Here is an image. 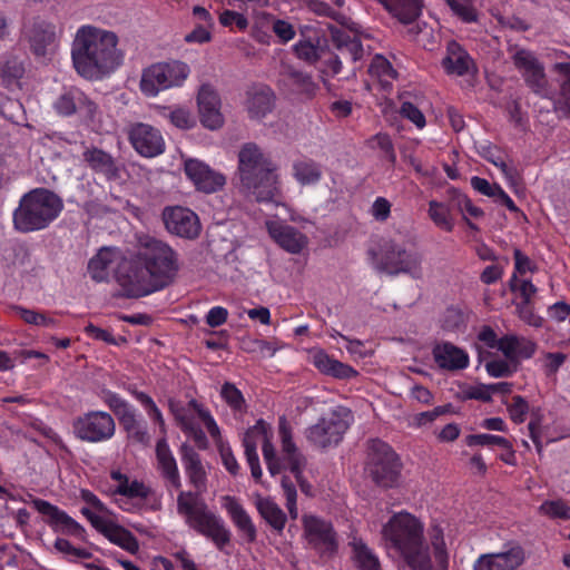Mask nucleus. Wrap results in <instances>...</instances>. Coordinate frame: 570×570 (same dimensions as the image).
Returning a JSON list of instances; mask_svg holds the SVG:
<instances>
[{"instance_id":"f257e3e1","label":"nucleus","mask_w":570,"mask_h":570,"mask_svg":"<svg viewBox=\"0 0 570 570\" xmlns=\"http://www.w3.org/2000/svg\"><path fill=\"white\" fill-rule=\"evenodd\" d=\"M119 38L110 30L94 26L81 27L71 46V59L77 73L87 80H100L115 71L124 60Z\"/></svg>"},{"instance_id":"f03ea898","label":"nucleus","mask_w":570,"mask_h":570,"mask_svg":"<svg viewBox=\"0 0 570 570\" xmlns=\"http://www.w3.org/2000/svg\"><path fill=\"white\" fill-rule=\"evenodd\" d=\"M238 188L257 203L279 204L276 166L254 142L245 144L238 153Z\"/></svg>"},{"instance_id":"7ed1b4c3","label":"nucleus","mask_w":570,"mask_h":570,"mask_svg":"<svg viewBox=\"0 0 570 570\" xmlns=\"http://www.w3.org/2000/svg\"><path fill=\"white\" fill-rule=\"evenodd\" d=\"M382 532L412 570L432 569L429 547L423 538V525L415 517L407 512L394 514Z\"/></svg>"},{"instance_id":"20e7f679","label":"nucleus","mask_w":570,"mask_h":570,"mask_svg":"<svg viewBox=\"0 0 570 570\" xmlns=\"http://www.w3.org/2000/svg\"><path fill=\"white\" fill-rule=\"evenodd\" d=\"M61 198L46 188H36L24 194L13 212V227L20 233H32L47 228L61 213Z\"/></svg>"},{"instance_id":"39448f33","label":"nucleus","mask_w":570,"mask_h":570,"mask_svg":"<svg viewBox=\"0 0 570 570\" xmlns=\"http://www.w3.org/2000/svg\"><path fill=\"white\" fill-rule=\"evenodd\" d=\"M135 254L163 288L173 282L179 268L178 256L167 243L140 235Z\"/></svg>"},{"instance_id":"423d86ee","label":"nucleus","mask_w":570,"mask_h":570,"mask_svg":"<svg viewBox=\"0 0 570 570\" xmlns=\"http://www.w3.org/2000/svg\"><path fill=\"white\" fill-rule=\"evenodd\" d=\"M402 468L399 455L387 443L379 439L367 442L365 472L376 485L385 489L397 487Z\"/></svg>"},{"instance_id":"0eeeda50","label":"nucleus","mask_w":570,"mask_h":570,"mask_svg":"<svg viewBox=\"0 0 570 570\" xmlns=\"http://www.w3.org/2000/svg\"><path fill=\"white\" fill-rule=\"evenodd\" d=\"M116 281L127 298H139L163 289L149 273L148 268L138 261L136 254L122 259L116 269Z\"/></svg>"},{"instance_id":"6e6552de","label":"nucleus","mask_w":570,"mask_h":570,"mask_svg":"<svg viewBox=\"0 0 570 570\" xmlns=\"http://www.w3.org/2000/svg\"><path fill=\"white\" fill-rule=\"evenodd\" d=\"M423 255L414 249H407L394 239L386 240L381 247L377 269L387 275L407 274L415 279L422 278Z\"/></svg>"},{"instance_id":"1a4fd4ad","label":"nucleus","mask_w":570,"mask_h":570,"mask_svg":"<svg viewBox=\"0 0 570 570\" xmlns=\"http://www.w3.org/2000/svg\"><path fill=\"white\" fill-rule=\"evenodd\" d=\"M190 69L179 60L157 62L142 71L140 89L148 97H155L159 91L179 87L188 78Z\"/></svg>"},{"instance_id":"9d476101","label":"nucleus","mask_w":570,"mask_h":570,"mask_svg":"<svg viewBox=\"0 0 570 570\" xmlns=\"http://www.w3.org/2000/svg\"><path fill=\"white\" fill-rule=\"evenodd\" d=\"M351 411L338 406L322 416L316 424L305 431L307 441L315 448L325 450L336 446L350 426Z\"/></svg>"},{"instance_id":"9b49d317","label":"nucleus","mask_w":570,"mask_h":570,"mask_svg":"<svg viewBox=\"0 0 570 570\" xmlns=\"http://www.w3.org/2000/svg\"><path fill=\"white\" fill-rule=\"evenodd\" d=\"M75 435L86 442L98 443L111 439L116 431L114 417L104 411H91L75 419Z\"/></svg>"},{"instance_id":"f8f14e48","label":"nucleus","mask_w":570,"mask_h":570,"mask_svg":"<svg viewBox=\"0 0 570 570\" xmlns=\"http://www.w3.org/2000/svg\"><path fill=\"white\" fill-rule=\"evenodd\" d=\"M55 109L61 116L78 114L92 128L101 116L98 104L76 87L69 88L58 97L55 102Z\"/></svg>"},{"instance_id":"ddd939ff","label":"nucleus","mask_w":570,"mask_h":570,"mask_svg":"<svg viewBox=\"0 0 570 570\" xmlns=\"http://www.w3.org/2000/svg\"><path fill=\"white\" fill-rule=\"evenodd\" d=\"M512 60L530 90L540 97H548L550 86L544 66L539 61L535 55L529 50L519 49L513 55Z\"/></svg>"},{"instance_id":"4468645a","label":"nucleus","mask_w":570,"mask_h":570,"mask_svg":"<svg viewBox=\"0 0 570 570\" xmlns=\"http://www.w3.org/2000/svg\"><path fill=\"white\" fill-rule=\"evenodd\" d=\"M303 525L308 543L318 553L332 557L337 552V535L331 522L315 515H305L303 518Z\"/></svg>"},{"instance_id":"2eb2a0df","label":"nucleus","mask_w":570,"mask_h":570,"mask_svg":"<svg viewBox=\"0 0 570 570\" xmlns=\"http://www.w3.org/2000/svg\"><path fill=\"white\" fill-rule=\"evenodd\" d=\"M278 432L282 442V451L289 464V470L294 474L302 492L309 494L311 484L302 474L306 460L293 442L291 426L285 416L279 417Z\"/></svg>"},{"instance_id":"dca6fc26","label":"nucleus","mask_w":570,"mask_h":570,"mask_svg":"<svg viewBox=\"0 0 570 570\" xmlns=\"http://www.w3.org/2000/svg\"><path fill=\"white\" fill-rule=\"evenodd\" d=\"M163 219L167 230L179 237L193 239L200 233L198 216L188 208L167 207L164 209Z\"/></svg>"},{"instance_id":"f3484780","label":"nucleus","mask_w":570,"mask_h":570,"mask_svg":"<svg viewBox=\"0 0 570 570\" xmlns=\"http://www.w3.org/2000/svg\"><path fill=\"white\" fill-rule=\"evenodd\" d=\"M187 524L198 533L212 539L219 549L230 541V532L226 529L223 520L208 511L205 503L200 504V512Z\"/></svg>"},{"instance_id":"a211bd4d","label":"nucleus","mask_w":570,"mask_h":570,"mask_svg":"<svg viewBox=\"0 0 570 570\" xmlns=\"http://www.w3.org/2000/svg\"><path fill=\"white\" fill-rule=\"evenodd\" d=\"M525 560V552L519 544L497 553L481 554L473 564V570H515Z\"/></svg>"},{"instance_id":"6ab92c4d","label":"nucleus","mask_w":570,"mask_h":570,"mask_svg":"<svg viewBox=\"0 0 570 570\" xmlns=\"http://www.w3.org/2000/svg\"><path fill=\"white\" fill-rule=\"evenodd\" d=\"M32 505L39 513L48 518L47 523L56 531L77 538H83V527L58 507L42 499L32 500Z\"/></svg>"},{"instance_id":"aec40b11","label":"nucleus","mask_w":570,"mask_h":570,"mask_svg":"<svg viewBox=\"0 0 570 570\" xmlns=\"http://www.w3.org/2000/svg\"><path fill=\"white\" fill-rule=\"evenodd\" d=\"M200 122L204 127L216 130L224 125V116L220 112V98L210 85H203L197 96Z\"/></svg>"},{"instance_id":"412c9836","label":"nucleus","mask_w":570,"mask_h":570,"mask_svg":"<svg viewBox=\"0 0 570 570\" xmlns=\"http://www.w3.org/2000/svg\"><path fill=\"white\" fill-rule=\"evenodd\" d=\"M132 147L145 157H155L164 151L165 144L160 132L146 124H136L129 131Z\"/></svg>"},{"instance_id":"4be33fe9","label":"nucleus","mask_w":570,"mask_h":570,"mask_svg":"<svg viewBox=\"0 0 570 570\" xmlns=\"http://www.w3.org/2000/svg\"><path fill=\"white\" fill-rule=\"evenodd\" d=\"M185 174L198 190L207 194L215 193L225 185V177L222 174L197 159L185 161Z\"/></svg>"},{"instance_id":"5701e85b","label":"nucleus","mask_w":570,"mask_h":570,"mask_svg":"<svg viewBox=\"0 0 570 570\" xmlns=\"http://www.w3.org/2000/svg\"><path fill=\"white\" fill-rule=\"evenodd\" d=\"M267 227L271 237L291 254H299L307 246V237L291 225L271 223Z\"/></svg>"},{"instance_id":"b1692460","label":"nucleus","mask_w":570,"mask_h":570,"mask_svg":"<svg viewBox=\"0 0 570 570\" xmlns=\"http://www.w3.org/2000/svg\"><path fill=\"white\" fill-rule=\"evenodd\" d=\"M30 49L36 56H45L47 49L56 41V28L43 20H36L24 30Z\"/></svg>"},{"instance_id":"393cba45","label":"nucleus","mask_w":570,"mask_h":570,"mask_svg":"<svg viewBox=\"0 0 570 570\" xmlns=\"http://www.w3.org/2000/svg\"><path fill=\"white\" fill-rule=\"evenodd\" d=\"M442 67L450 75L464 76L475 69V63L468 51L453 40L446 46V56L442 60Z\"/></svg>"},{"instance_id":"a878e982","label":"nucleus","mask_w":570,"mask_h":570,"mask_svg":"<svg viewBox=\"0 0 570 570\" xmlns=\"http://www.w3.org/2000/svg\"><path fill=\"white\" fill-rule=\"evenodd\" d=\"M180 455L190 484L198 493H203L206 490L207 474L199 454L193 446L184 443L180 446Z\"/></svg>"},{"instance_id":"bb28decb","label":"nucleus","mask_w":570,"mask_h":570,"mask_svg":"<svg viewBox=\"0 0 570 570\" xmlns=\"http://www.w3.org/2000/svg\"><path fill=\"white\" fill-rule=\"evenodd\" d=\"M432 353L435 363L443 370H462L469 364L468 354L449 342L435 345Z\"/></svg>"},{"instance_id":"cd10ccee","label":"nucleus","mask_w":570,"mask_h":570,"mask_svg":"<svg viewBox=\"0 0 570 570\" xmlns=\"http://www.w3.org/2000/svg\"><path fill=\"white\" fill-rule=\"evenodd\" d=\"M274 94L266 86L253 87L247 91L246 110L250 119L264 118L274 107Z\"/></svg>"},{"instance_id":"c85d7f7f","label":"nucleus","mask_w":570,"mask_h":570,"mask_svg":"<svg viewBox=\"0 0 570 570\" xmlns=\"http://www.w3.org/2000/svg\"><path fill=\"white\" fill-rule=\"evenodd\" d=\"M402 24L413 23L422 13L423 0H376Z\"/></svg>"},{"instance_id":"c756f323","label":"nucleus","mask_w":570,"mask_h":570,"mask_svg":"<svg viewBox=\"0 0 570 570\" xmlns=\"http://www.w3.org/2000/svg\"><path fill=\"white\" fill-rule=\"evenodd\" d=\"M331 37L333 46L343 60H351L356 63L363 59L364 48L358 38L351 37L337 28L331 29Z\"/></svg>"},{"instance_id":"7c9ffc66","label":"nucleus","mask_w":570,"mask_h":570,"mask_svg":"<svg viewBox=\"0 0 570 570\" xmlns=\"http://www.w3.org/2000/svg\"><path fill=\"white\" fill-rule=\"evenodd\" d=\"M156 459L161 476L175 489H179L181 481L177 462L165 439H160L156 444Z\"/></svg>"},{"instance_id":"2f4dec72","label":"nucleus","mask_w":570,"mask_h":570,"mask_svg":"<svg viewBox=\"0 0 570 570\" xmlns=\"http://www.w3.org/2000/svg\"><path fill=\"white\" fill-rule=\"evenodd\" d=\"M223 501V505L236 528L246 535L248 542H254L256 540V528L242 504H239V502L230 495H225Z\"/></svg>"},{"instance_id":"473e14b6","label":"nucleus","mask_w":570,"mask_h":570,"mask_svg":"<svg viewBox=\"0 0 570 570\" xmlns=\"http://www.w3.org/2000/svg\"><path fill=\"white\" fill-rule=\"evenodd\" d=\"M537 350V344L525 337L504 335L501 337L500 351L511 362L519 358H530Z\"/></svg>"},{"instance_id":"72a5a7b5","label":"nucleus","mask_w":570,"mask_h":570,"mask_svg":"<svg viewBox=\"0 0 570 570\" xmlns=\"http://www.w3.org/2000/svg\"><path fill=\"white\" fill-rule=\"evenodd\" d=\"M83 160L96 173L104 174L108 179L119 177L115 159L108 153L97 147L87 148L82 154Z\"/></svg>"},{"instance_id":"f704fd0d","label":"nucleus","mask_w":570,"mask_h":570,"mask_svg":"<svg viewBox=\"0 0 570 570\" xmlns=\"http://www.w3.org/2000/svg\"><path fill=\"white\" fill-rule=\"evenodd\" d=\"M118 250L111 247H104L88 263V273L90 277L97 282H106L109 279V269L115 263Z\"/></svg>"},{"instance_id":"c9c22d12","label":"nucleus","mask_w":570,"mask_h":570,"mask_svg":"<svg viewBox=\"0 0 570 570\" xmlns=\"http://www.w3.org/2000/svg\"><path fill=\"white\" fill-rule=\"evenodd\" d=\"M313 364L323 374L331 375L335 379L346 380L357 375V372L353 367L332 358L323 351H318L313 355Z\"/></svg>"},{"instance_id":"e433bc0d","label":"nucleus","mask_w":570,"mask_h":570,"mask_svg":"<svg viewBox=\"0 0 570 570\" xmlns=\"http://www.w3.org/2000/svg\"><path fill=\"white\" fill-rule=\"evenodd\" d=\"M24 65L17 57H4L0 61V82L6 88L20 89V80L24 75Z\"/></svg>"},{"instance_id":"4c0bfd02","label":"nucleus","mask_w":570,"mask_h":570,"mask_svg":"<svg viewBox=\"0 0 570 570\" xmlns=\"http://www.w3.org/2000/svg\"><path fill=\"white\" fill-rule=\"evenodd\" d=\"M256 508L261 517L278 533H281L286 524L285 512L269 498H258Z\"/></svg>"},{"instance_id":"58836bf2","label":"nucleus","mask_w":570,"mask_h":570,"mask_svg":"<svg viewBox=\"0 0 570 570\" xmlns=\"http://www.w3.org/2000/svg\"><path fill=\"white\" fill-rule=\"evenodd\" d=\"M449 202L442 203L436 200L429 202V217L431 220L442 230L452 232L454 227V220L451 212L455 209L451 205V195H449Z\"/></svg>"},{"instance_id":"ea45409f","label":"nucleus","mask_w":570,"mask_h":570,"mask_svg":"<svg viewBox=\"0 0 570 570\" xmlns=\"http://www.w3.org/2000/svg\"><path fill=\"white\" fill-rule=\"evenodd\" d=\"M118 420L130 440L144 445L149 443L150 436L148 434L146 423L137 419L134 410L125 413Z\"/></svg>"},{"instance_id":"a19ab883","label":"nucleus","mask_w":570,"mask_h":570,"mask_svg":"<svg viewBox=\"0 0 570 570\" xmlns=\"http://www.w3.org/2000/svg\"><path fill=\"white\" fill-rule=\"evenodd\" d=\"M353 549V559L360 570H380L381 564L375 553L363 542L362 539L354 538L350 542Z\"/></svg>"},{"instance_id":"79ce46f5","label":"nucleus","mask_w":570,"mask_h":570,"mask_svg":"<svg viewBox=\"0 0 570 570\" xmlns=\"http://www.w3.org/2000/svg\"><path fill=\"white\" fill-rule=\"evenodd\" d=\"M554 70L564 78L560 86V98L554 102V111L570 117V62L556 63Z\"/></svg>"},{"instance_id":"37998d69","label":"nucleus","mask_w":570,"mask_h":570,"mask_svg":"<svg viewBox=\"0 0 570 570\" xmlns=\"http://www.w3.org/2000/svg\"><path fill=\"white\" fill-rule=\"evenodd\" d=\"M105 537L114 544L119 546L130 553H136L139 549L136 537L129 530L116 523H112L110 529L106 530Z\"/></svg>"},{"instance_id":"c03bdc74","label":"nucleus","mask_w":570,"mask_h":570,"mask_svg":"<svg viewBox=\"0 0 570 570\" xmlns=\"http://www.w3.org/2000/svg\"><path fill=\"white\" fill-rule=\"evenodd\" d=\"M286 76L298 94L304 95L306 98L315 96L318 86L313 81L311 75L288 68Z\"/></svg>"},{"instance_id":"a18cd8bd","label":"nucleus","mask_w":570,"mask_h":570,"mask_svg":"<svg viewBox=\"0 0 570 570\" xmlns=\"http://www.w3.org/2000/svg\"><path fill=\"white\" fill-rule=\"evenodd\" d=\"M295 178L303 185L314 184L320 180L322 171L313 160H299L293 165Z\"/></svg>"},{"instance_id":"49530a36","label":"nucleus","mask_w":570,"mask_h":570,"mask_svg":"<svg viewBox=\"0 0 570 570\" xmlns=\"http://www.w3.org/2000/svg\"><path fill=\"white\" fill-rule=\"evenodd\" d=\"M197 491L180 492L177 498V511L186 518L188 523L194 517L200 512V503L197 502Z\"/></svg>"},{"instance_id":"de8ad7c7","label":"nucleus","mask_w":570,"mask_h":570,"mask_svg":"<svg viewBox=\"0 0 570 570\" xmlns=\"http://www.w3.org/2000/svg\"><path fill=\"white\" fill-rule=\"evenodd\" d=\"M448 194L451 195V205L456 210L461 213L466 212L474 218H480L484 215L483 210L480 207L474 206L470 198L460 190L452 188Z\"/></svg>"},{"instance_id":"09e8293b","label":"nucleus","mask_w":570,"mask_h":570,"mask_svg":"<svg viewBox=\"0 0 570 570\" xmlns=\"http://www.w3.org/2000/svg\"><path fill=\"white\" fill-rule=\"evenodd\" d=\"M453 13L462 21L470 23L478 19L476 10L472 3L474 0H445Z\"/></svg>"},{"instance_id":"8fccbe9b","label":"nucleus","mask_w":570,"mask_h":570,"mask_svg":"<svg viewBox=\"0 0 570 570\" xmlns=\"http://www.w3.org/2000/svg\"><path fill=\"white\" fill-rule=\"evenodd\" d=\"M466 320L463 312L456 307H449L442 317V328L448 332H460L465 328Z\"/></svg>"},{"instance_id":"3c124183","label":"nucleus","mask_w":570,"mask_h":570,"mask_svg":"<svg viewBox=\"0 0 570 570\" xmlns=\"http://www.w3.org/2000/svg\"><path fill=\"white\" fill-rule=\"evenodd\" d=\"M12 309L28 324L51 327L56 325V321L42 313L24 308L22 306H13Z\"/></svg>"},{"instance_id":"603ef678","label":"nucleus","mask_w":570,"mask_h":570,"mask_svg":"<svg viewBox=\"0 0 570 570\" xmlns=\"http://www.w3.org/2000/svg\"><path fill=\"white\" fill-rule=\"evenodd\" d=\"M294 51L299 59L311 65L318 61L323 52L318 45H314L309 40L298 41L294 47Z\"/></svg>"},{"instance_id":"864d4df0","label":"nucleus","mask_w":570,"mask_h":570,"mask_svg":"<svg viewBox=\"0 0 570 570\" xmlns=\"http://www.w3.org/2000/svg\"><path fill=\"white\" fill-rule=\"evenodd\" d=\"M243 445L245 448V455L247 462L250 466L252 476L256 482H259L262 478V469L259 465L258 454L256 452V440H252L250 436L248 435L247 438H244Z\"/></svg>"},{"instance_id":"5fc2aeb1","label":"nucleus","mask_w":570,"mask_h":570,"mask_svg":"<svg viewBox=\"0 0 570 570\" xmlns=\"http://www.w3.org/2000/svg\"><path fill=\"white\" fill-rule=\"evenodd\" d=\"M465 443L469 446L481 445V446H492L497 445L500 448H509V440L492 434H470L465 438Z\"/></svg>"},{"instance_id":"6e6d98bb","label":"nucleus","mask_w":570,"mask_h":570,"mask_svg":"<svg viewBox=\"0 0 570 570\" xmlns=\"http://www.w3.org/2000/svg\"><path fill=\"white\" fill-rule=\"evenodd\" d=\"M220 395L224 401L235 411H240L245 405V400L242 392L229 382L222 386Z\"/></svg>"},{"instance_id":"4d7b16f0","label":"nucleus","mask_w":570,"mask_h":570,"mask_svg":"<svg viewBox=\"0 0 570 570\" xmlns=\"http://www.w3.org/2000/svg\"><path fill=\"white\" fill-rule=\"evenodd\" d=\"M149 489L142 482L135 480L129 483L128 479L125 480V482L119 483L116 489V493L128 498L146 499L149 495Z\"/></svg>"},{"instance_id":"13d9d810","label":"nucleus","mask_w":570,"mask_h":570,"mask_svg":"<svg viewBox=\"0 0 570 570\" xmlns=\"http://www.w3.org/2000/svg\"><path fill=\"white\" fill-rule=\"evenodd\" d=\"M540 511L551 518L570 519V508L562 500L544 501Z\"/></svg>"},{"instance_id":"bf43d9fd","label":"nucleus","mask_w":570,"mask_h":570,"mask_svg":"<svg viewBox=\"0 0 570 570\" xmlns=\"http://www.w3.org/2000/svg\"><path fill=\"white\" fill-rule=\"evenodd\" d=\"M509 287L512 292H519L521 303H531L532 296L537 293V287L530 281H520L515 274L511 277Z\"/></svg>"},{"instance_id":"052dcab7","label":"nucleus","mask_w":570,"mask_h":570,"mask_svg":"<svg viewBox=\"0 0 570 570\" xmlns=\"http://www.w3.org/2000/svg\"><path fill=\"white\" fill-rule=\"evenodd\" d=\"M104 402L109 406V409L117 415V417H121L125 413L132 410L129 404L122 400L118 394L105 391L102 396Z\"/></svg>"},{"instance_id":"680f3d73","label":"nucleus","mask_w":570,"mask_h":570,"mask_svg":"<svg viewBox=\"0 0 570 570\" xmlns=\"http://www.w3.org/2000/svg\"><path fill=\"white\" fill-rule=\"evenodd\" d=\"M188 406L191 407L198 414L199 419L204 422L208 433L213 438L219 435V429L207 410L203 409V406L196 400H190Z\"/></svg>"},{"instance_id":"e2e57ef3","label":"nucleus","mask_w":570,"mask_h":570,"mask_svg":"<svg viewBox=\"0 0 570 570\" xmlns=\"http://www.w3.org/2000/svg\"><path fill=\"white\" fill-rule=\"evenodd\" d=\"M169 119L179 129H190L195 126V118L185 108H176L169 112Z\"/></svg>"},{"instance_id":"0e129e2a","label":"nucleus","mask_w":570,"mask_h":570,"mask_svg":"<svg viewBox=\"0 0 570 570\" xmlns=\"http://www.w3.org/2000/svg\"><path fill=\"white\" fill-rule=\"evenodd\" d=\"M485 370L493 377H509L517 371V365L512 367L507 361L493 360L485 363Z\"/></svg>"},{"instance_id":"69168bd1","label":"nucleus","mask_w":570,"mask_h":570,"mask_svg":"<svg viewBox=\"0 0 570 570\" xmlns=\"http://www.w3.org/2000/svg\"><path fill=\"white\" fill-rule=\"evenodd\" d=\"M528 410V402L520 395L513 396L512 403L508 405L510 417L515 423H522L524 421Z\"/></svg>"},{"instance_id":"338daca9","label":"nucleus","mask_w":570,"mask_h":570,"mask_svg":"<svg viewBox=\"0 0 570 570\" xmlns=\"http://www.w3.org/2000/svg\"><path fill=\"white\" fill-rule=\"evenodd\" d=\"M400 114L411 120L417 128L425 126V117L422 111L410 101H404L401 105Z\"/></svg>"},{"instance_id":"774afa93","label":"nucleus","mask_w":570,"mask_h":570,"mask_svg":"<svg viewBox=\"0 0 570 570\" xmlns=\"http://www.w3.org/2000/svg\"><path fill=\"white\" fill-rule=\"evenodd\" d=\"M517 312L519 317L527 324L534 327L542 326L543 320L541 316L534 314L531 303H518Z\"/></svg>"}]
</instances>
